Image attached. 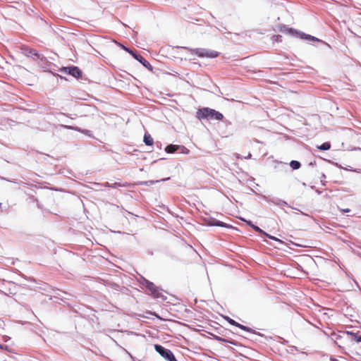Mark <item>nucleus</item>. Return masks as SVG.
Listing matches in <instances>:
<instances>
[{
    "mask_svg": "<svg viewBox=\"0 0 361 361\" xmlns=\"http://www.w3.org/2000/svg\"><path fill=\"white\" fill-rule=\"evenodd\" d=\"M126 51H127L128 53H129L130 55H131V53H134L135 51V50H132L126 47H125L124 45H122V44H119Z\"/></svg>",
    "mask_w": 361,
    "mask_h": 361,
    "instance_id": "nucleus-23",
    "label": "nucleus"
},
{
    "mask_svg": "<svg viewBox=\"0 0 361 361\" xmlns=\"http://www.w3.org/2000/svg\"><path fill=\"white\" fill-rule=\"evenodd\" d=\"M290 166L293 169V170H297V169H299L301 166V164L300 161H296V160H292L290 162Z\"/></svg>",
    "mask_w": 361,
    "mask_h": 361,
    "instance_id": "nucleus-15",
    "label": "nucleus"
},
{
    "mask_svg": "<svg viewBox=\"0 0 361 361\" xmlns=\"http://www.w3.org/2000/svg\"><path fill=\"white\" fill-rule=\"evenodd\" d=\"M197 118L200 120L202 119H214L217 121H221L224 118V115L213 109L209 107H204L200 109L197 111Z\"/></svg>",
    "mask_w": 361,
    "mask_h": 361,
    "instance_id": "nucleus-3",
    "label": "nucleus"
},
{
    "mask_svg": "<svg viewBox=\"0 0 361 361\" xmlns=\"http://www.w3.org/2000/svg\"><path fill=\"white\" fill-rule=\"evenodd\" d=\"M251 156H252V155H251V154L250 153V154H248L247 157H248V158H250V157H251Z\"/></svg>",
    "mask_w": 361,
    "mask_h": 361,
    "instance_id": "nucleus-33",
    "label": "nucleus"
},
{
    "mask_svg": "<svg viewBox=\"0 0 361 361\" xmlns=\"http://www.w3.org/2000/svg\"><path fill=\"white\" fill-rule=\"evenodd\" d=\"M280 31L282 32H286L295 37L305 39L309 42H322L321 39L317 38L316 37L312 36L309 34H306L303 32H301L292 27H288L285 25H283L280 27Z\"/></svg>",
    "mask_w": 361,
    "mask_h": 361,
    "instance_id": "nucleus-2",
    "label": "nucleus"
},
{
    "mask_svg": "<svg viewBox=\"0 0 361 361\" xmlns=\"http://www.w3.org/2000/svg\"><path fill=\"white\" fill-rule=\"evenodd\" d=\"M273 37H274L276 41H278V38H279V37H280V36H279V35H274Z\"/></svg>",
    "mask_w": 361,
    "mask_h": 361,
    "instance_id": "nucleus-27",
    "label": "nucleus"
},
{
    "mask_svg": "<svg viewBox=\"0 0 361 361\" xmlns=\"http://www.w3.org/2000/svg\"><path fill=\"white\" fill-rule=\"evenodd\" d=\"M262 197L267 202H271V203H273V204H274L276 205H278L279 207H283V206L288 207V203L286 201L283 200H281V199H279V198L270 199V198H269L268 197H267L265 195H262Z\"/></svg>",
    "mask_w": 361,
    "mask_h": 361,
    "instance_id": "nucleus-8",
    "label": "nucleus"
},
{
    "mask_svg": "<svg viewBox=\"0 0 361 361\" xmlns=\"http://www.w3.org/2000/svg\"><path fill=\"white\" fill-rule=\"evenodd\" d=\"M314 165H315V161L310 163V166H314Z\"/></svg>",
    "mask_w": 361,
    "mask_h": 361,
    "instance_id": "nucleus-30",
    "label": "nucleus"
},
{
    "mask_svg": "<svg viewBox=\"0 0 361 361\" xmlns=\"http://www.w3.org/2000/svg\"><path fill=\"white\" fill-rule=\"evenodd\" d=\"M238 327L240 328L242 330H244V331L250 332V333H255V330H253L252 329H251V328H250V327H248L247 326H244V325H243L241 324H239L238 325Z\"/></svg>",
    "mask_w": 361,
    "mask_h": 361,
    "instance_id": "nucleus-17",
    "label": "nucleus"
},
{
    "mask_svg": "<svg viewBox=\"0 0 361 361\" xmlns=\"http://www.w3.org/2000/svg\"><path fill=\"white\" fill-rule=\"evenodd\" d=\"M350 210L349 209H344L343 212H349Z\"/></svg>",
    "mask_w": 361,
    "mask_h": 361,
    "instance_id": "nucleus-31",
    "label": "nucleus"
},
{
    "mask_svg": "<svg viewBox=\"0 0 361 361\" xmlns=\"http://www.w3.org/2000/svg\"><path fill=\"white\" fill-rule=\"evenodd\" d=\"M178 150V145H176L171 144V145H167L165 148V151L169 154L174 153V152H177Z\"/></svg>",
    "mask_w": 361,
    "mask_h": 361,
    "instance_id": "nucleus-12",
    "label": "nucleus"
},
{
    "mask_svg": "<svg viewBox=\"0 0 361 361\" xmlns=\"http://www.w3.org/2000/svg\"><path fill=\"white\" fill-rule=\"evenodd\" d=\"M61 126L63 128H66V129H71V130H77V131H79V132H83V133H87L89 132V130H81L80 128L78 127H73V126H67V125H61Z\"/></svg>",
    "mask_w": 361,
    "mask_h": 361,
    "instance_id": "nucleus-16",
    "label": "nucleus"
},
{
    "mask_svg": "<svg viewBox=\"0 0 361 361\" xmlns=\"http://www.w3.org/2000/svg\"><path fill=\"white\" fill-rule=\"evenodd\" d=\"M347 334L351 336V338L355 341L357 343H361V335H359L357 333H353L347 331Z\"/></svg>",
    "mask_w": 361,
    "mask_h": 361,
    "instance_id": "nucleus-13",
    "label": "nucleus"
},
{
    "mask_svg": "<svg viewBox=\"0 0 361 361\" xmlns=\"http://www.w3.org/2000/svg\"><path fill=\"white\" fill-rule=\"evenodd\" d=\"M178 150H180V152L182 153V154H188L189 153V149H187L185 147L183 146V145H178Z\"/></svg>",
    "mask_w": 361,
    "mask_h": 361,
    "instance_id": "nucleus-20",
    "label": "nucleus"
},
{
    "mask_svg": "<svg viewBox=\"0 0 361 361\" xmlns=\"http://www.w3.org/2000/svg\"><path fill=\"white\" fill-rule=\"evenodd\" d=\"M60 71L61 72L69 74L75 78H82V72L78 66H72L63 67Z\"/></svg>",
    "mask_w": 361,
    "mask_h": 361,
    "instance_id": "nucleus-6",
    "label": "nucleus"
},
{
    "mask_svg": "<svg viewBox=\"0 0 361 361\" xmlns=\"http://www.w3.org/2000/svg\"><path fill=\"white\" fill-rule=\"evenodd\" d=\"M226 320L231 325L233 326H235L238 327V325L239 324V323H238L237 322H235V320H233V319L228 317H225Z\"/></svg>",
    "mask_w": 361,
    "mask_h": 361,
    "instance_id": "nucleus-21",
    "label": "nucleus"
},
{
    "mask_svg": "<svg viewBox=\"0 0 361 361\" xmlns=\"http://www.w3.org/2000/svg\"><path fill=\"white\" fill-rule=\"evenodd\" d=\"M37 207H38L39 208H41V204H39L38 202H37Z\"/></svg>",
    "mask_w": 361,
    "mask_h": 361,
    "instance_id": "nucleus-32",
    "label": "nucleus"
},
{
    "mask_svg": "<svg viewBox=\"0 0 361 361\" xmlns=\"http://www.w3.org/2000/svg\"><path fill=\"white\" fill-rule=\"evenodd\" d=\"M317 148L322 151L329 150L331 148V144L329 142H326L320 145L317 146Z\"/></svg>",
    "mask_w": 361,
    "mask_h": 361,
    "instance_id": "nucleus-14",
    "label": "nucleus"
},
{
    "mask_svg": "<svg viewBox=\"0 0 361 361\" xmlns=\"http://www.w3.org/2000/svg\"><path fill=\"white\" fill-rule=\"evenodd\" d=\"M208 224L209 226H219V227H224V228H229L231 227V226H229L228 224L223 222V221H219L216 219H211L209 220V221L208 222Z\"/></svg>",
    "mask_w": 361,
    "mask_h": 361,
    "instance_id": "nucleus-9",
    "label": "nucleus"
},
{
    "mask_svg": "<svg viewBox=\"0 0 361 361\" xmlns=\"http://www.w3.org/2000/svg\"><path fill=\"white\" fill-rule=\"evenodd\" d=\"M255 231L262 235L266 234V232L261 229L259 226L254 225L252 228Z\"/></svg>",
    "mask_w": 361,
    "mask_h": 361,
    "instance_id": "nucleus-19",
    "label": "nucleus"
},
{
    "mask_svg": "<svg viewBox=\"0 0 361 361\" xmlns=\"http://www.w3.org/2000/svg\"><path fill=\"white\" fill-rule=\"evenodd\" d=\"M143 142H145V144L147 146H152L153 144H154V140H153V138L152 137V136L148 134V133H145V135H144V139H143Z\"/></svg>",
    "mask_w": 361,
    "mask_h": 361,
    "instance_id": "nucleus-11",
    "label": "nucleus"
},
{
    "mask_svg": "<svg viewBox=\"0 0 361 361\" xmlns=\"http://www.w3.org/2000/svg\"><path fill=\"white\" fill-rule=\"evenodd\" d=\"M27 56L29 57H32L33 59H41V54H39L37 50L35 49H29L27 54Z\"/></svg>",
    "mask_w": 361,
    "mask_h": 361,
    "instance_id": "nucleus-10",
    "label": "nucleus"
},
{
    "mask_svg": "<svg viewBox=\"0 0 361 361\" xmlns=\"http://www.w3.org/2000/svg\"><path fill=\"white\" fill-rule=\"evenodd\" d=\"M155 350L168 361H178L173 352L159 344L154 345Z\"/></svg>",
    "mask_w": 361,
    "mask_h": 361,
    "instance_id": "nucleus-5",
    "label": "nucleus"
},
{
    "mask_svg": "<svg viewBox=\"0 0 361 361\" xmlns=\"http://www.w3.org/2000/svg\"><path fill=\"white\" fill-rule=\"evenodd\" d=\"M140 185H148V182L147 181H143V182H140Z\"/></svg>",
    "mask_w": 361,
    "mask_h": 361,
    "instance_id": "nucleus-26",
    "label": "nucleus"
},
{
    "mask_svg": "<svg viewBox=\"0 0 361 361\" xmlns=\"http://www.w3.org/2000/svg\"><path fill=\"white\" fill-rule=\"evenodd\" d=\"M140 283L142 288H145L147 289L148 295L152 296L154 298H161L162 300H166V296L164 295L161 292L162 289L156 286L154 283L144 277H141Z\"/></svg>",
    "mask_w": 361,
    "mask_h": 361,
    "instance_id": "nucleus-1",
    "label": "nucleus"
},
{
    "mask_svg": "<svg viewBox=\"0 0 361 361\" xmlns=\"http://www.w3.org/2000/svg\"><path fill=\"white\" fill-rule=\"evenodd\" d=\"M330 360L331 361H338L337 359L332 357L330 358Z\"/></svg>",
    "mask_w": 361,
    "mask_h": 361,
    "instance_id": "nucleus-28",
    "label": "nucleus"
},
{
    "mask_svg": "<svg viewBox=\"0 0 361 361\" xmlns=\"http://www.w3.org/2000/svg\"><path fill=\"white\" fill-rule=\"evenodd\" d=\"M0 209H1V212H3V211H4L3 206H2V203H0Z\"/></svg>",
    "mask_w": 361,
    "mask_h": 361,
    "instance_id": "nucleus-29",
    "label": "nucleus"
},
{
    "mask_svg": "<svg viewBox=\"0 0 361 361\" xmlns=\"http://www.w3.org/2000/svg\"><path fill=\"white\" fill-rule=\"evenodd\" d=\"M0 348H3V345L0 344Z\"/></svg>",
    "mask_w": 361,
    "mask_h": 361,
    "instance_id": "nucleus-34",
    "label": "nucleus"
},
{
    "mask_svg": "<svg viewBox=\"0 0 361 361\" xmlns=\"http://www.w3.org/2000/svg\"><path fill=\"white\" fill-rule=\"evenodd\" d=\"M190 51L192 54H195L199 57L202 58H209L214 59L219 56L220 53L208 49L204 48H196V49H190Z\"/></svg>",
    "mask_w": 361,
    "mask_h": 361,
    "instance_id": "nucleus-4",
    "label": "nucleus"
},
{
    "mask_svg": "<svg viewBox=\"0 0 361 361\" xmlns=\"http://www.w3.org/2000/svg\"><path fill=\"white\" fill-rule=\"evenodd\" d=\"M264 235H265L266 237L269 238V239L274 240L279 242V243H282V241L280 239H279L276 237H274L273 235H269V234H268L267 233H266V234H264Z\"/></svg>",
    "mask_w": 361,
    "mask_h": 361,
    "instance_id": "nucleus-22",
    "label": "nucleus"
},
{
    "mask_svg": "<svg viewBox=\"0 0 361 361\" xmlns=\"http://www.w3.org/2000/svg\"><path fill=\"white\" fill-rule=\"evenodd\" d=\"M217 340H219V341H224V342H228V341H226V339L222 338H220V337H218V338H217Z\"/></svg>",
    "mask_w": 361,
    "mask_h": 361,
    "instance_id": "nucleus-25",
    "label": "nucleus"
},
{
    "mask_svg": "<svg viewBox=\"0 0 361 361\" xmlns=\"http://www.w3.org/2000/svg\"><path fill=\"white\" fill-rule=\"evenodd\" d=\"M131 56L135 59L138 61L144 67L147 68L149 71L152 70L153 68L149 62H148L143 56L139 54L137 51H135L134 53H131Z\"/></svg>",
    "mask_w": 361,
    "mask_h": 361,
    "instance_id": "nucleus-7",
    "label": "nucleus"
},
{
    "mask_svg": "<svg viewBox=\"0 0 361 361\" xmlns=\"http://www.w3.org/2000/svg\"><path fill=\"white\" fill-rule=\"evenodd\" d=\"M240 219H241L242 221H245V222L246 223V224H247V226H249L250 227H251V228H252V226L255 225V224L252 223V221H250V220H248V221H247V220H245V219H243V218H240Z\"/></svg>",
    "mask_w": 361,
    "mask_h": 361,
    "instance_id": "nucleus-24",
    "label": "nucleus"
},
{
    "mask_svg": "<svg viewBox=\"0 0 361 361\" xmlns=\"http://www.w3.org/2000/svg\"><path fill=\"white\" fill-rule=\"evenodd\" d=\"M104 185H105V186H107L109 188H116L117 187H121V186H126V185H121L120 183H117V182H115L113 184H110L109 183L106 182Z\"/></svg>",
    "mask_w": 361,
    "mask_h": 361,
    "instance_id": "nucleus-18",
    "label": "nucleus"
}]
</instances>
